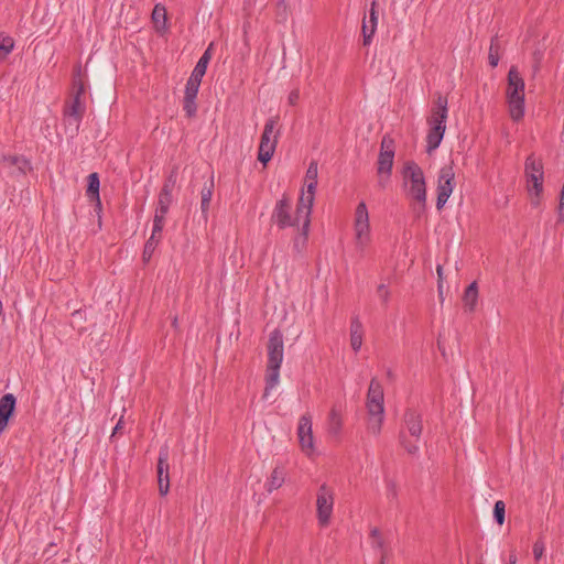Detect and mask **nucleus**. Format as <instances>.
<instances>
[{
    "label": "nucleus",
    "mask_w": 564,
    "mask_h": 564,
    "mask_svg": "<svg viewBox=\"0 0 564 564\" xmlns=\"http://www.w3.org/2000/svg\"><path fill=\"white\" fill-rule=\"evenodd\" d=\"M267 349L268 364L263 399H267L270 392L280 383V368L284 357L283 335L280 329L270 333Z\"/></svg>",
    "instance_id": "obj_1"
},
{
    "label": "nucleus",
    "mask_w": 564,
    "mask_h": 564,
    "mask_svg": "<svg viewBox=\"0 0 564 564\" xmlns=\"http://www.w3.org/2000/svg\"><path fill=\"white\" fill-rule=\"evenodd\" d=\"M402 189L405 197L424 208L426 205V182L421 166L414 161H406L402 171Z\"/></svg>",
    "instance_id": "obj_2"
},
{
    "label": "nucleus",
    "mask_w": 564,
    "mask_h": 564,
    "mask_svg": "<svg viewBox=\"0 0 564 564\" xmlns=\"http://www.w3.org/2000/svg\"><path fill=\"white\" fill-rule=\"evenodd\" d=\"M367 430L375 436L381 432L384 420L383 388L377 379H371L367 393Z\"/></svg>",
    "instance_id": "obj_3"
},
{
    "label": "nucleus",
    "mask_w": 564,
    "mask_h": 564,
    "mask_svg": "<svg viewBox=\"0 0 564 564\" xmlns=\"http://www.w3.org/2000/svg\"><path fill=\"white\" fill-rule=\"evenodd\" d=\"M447 104V98L442 95H438L435 99L434 107L432 108L431 117L429 119L430 130L426 135L427 153L435 151L443 140L448 113Z\"/></svg>",
    "instance_id": "obj_4"
},
{
    "label": "nucleus",
    "mask_w": 564,
    "mask_h": 564,
    "mask_svg": "<svg viewBox=\"0 0 564 564\" xmlns=\"http://www.w3.org/2000/svg\"><path fill=\"white\" fill-rule=\"evenodd\" d=\"M506 95L511 118L520 120L524 116V80L514 66L508 73Z\"/></svg>",
    "instance_id": "obj_5"
},
{
    "label": "nucleus",
    "mask_w": 564,
    "mask_h": 564,
    "mask_svg": "<svg viewBox=\"0 0 564 564\" xmlns=\"http://www.w3.org/2000/svg\"><path fill=\"white\" fill-rule=\"evenodd\" d=\"M354 235L356 249L364 253L372 241L369 212L365 202H360L355 209Z\"/></svg>",
    "instance_id": "obj_6"
},
{
    "label": "nucleus",
    "mask_w": 564,
    "mask_h": 564,
    "mask_svg": "<svg viewBox=\"0 0 564 564\" xmlns=\"http://www.w3.org/2000/svg\"><path fill=\"white\" fill-rule=\"evenodd\" d=\"M278 126V116L269 118L264 124L258 152V160L264 165L272 159L275 152L278 139L280 137Z\"/></svg>",
    "instance_id": "obj_7"
},
{
    "label": "nucleus",
    "mask_w": 564,
    "mask_h": 564,
    "mask_svg": "<svg viewBox=\"0 0 564 564\" xmlns=\"http://www.w3.org/2000/svg\"><path fill=\"white\" fill-rule=\"evenodd\" d=\"M394 160V142L389 137H383L380 145V153L378 156V186L386 188L393 167Z\"/></svg>",
    "instance_id": "obj_8"
},
{
    "label": "nucleus",
    "mask_w": 564,
    "mask_h": 564,
    "mask_svg": "<svg viewBox=\"0 0 564 564\" xmlns=\"http://www.w3.org/2000/svg\"><path fill=\"white\" fill-rule=\"evenodd\" d=\"M335 503V494L327 484H322L316 494V518L321 527L330 522Z\"/></svg>",
    "instance_id": "obj_9"
},
{
    "label": "nucleus",
    "mask_w": 564,
    "mask_h": 564,
    "mask_svg": "<svg viewBox=\"0 0 564 564\" xmlns=\"http://www.w3.org/2000/svg\"><path fill=\"white\" fill-rule=\"evenodd\" d=\"M84 94V86L80 84L73 96L69 104L64 109V120L68 127H73V132L77 133L86 110V106L82 100Z\"/></svg>",
    "instance_id": "obj_10"
},
{
    "label": "nucleus",
    "mask_w": 564,
    "mask_h": 564,
    "mask_svg": "<svg viewBox=\"0 0 564 564\" xmlns=\"http://www.w3.org/2000/svg\"><path fill=\"white\" fill-rule=\"evenodd\" d=\"M317 177H318V165L317 162L312 161L307 167L305 173V187L306 189L302 192L300 199L297 202V208H302V212H307V209L312 210L313 204L315 200V193L317 188Z\"/></svg>",
    "instance_id": "obj_11"
},
{
    "label": "nucleus",
    "mask_w": 564,
    "mask_h": 564,
    "mask_svg": "<svg viewBox=\"0 0 564 564\" xmlns=\"http://www.w3.org/2000/svg\"><path fill=\"white\" fill-rule=\"evenodd\" d=\"M455 187V173L451 165L441 167L437 176L436 208L440 210L447 203Z\"/></svg>",
    "instance_id": "obj_12"
},
{
    "label": "nucleus",
    "mask_w": 564,
    "mask_h": 564,
    "mask_svg": "<svg viewBox=\"0 0 564 564\" xmlns=\"http://www.w3.org/2000/svg\"><path fill=\"white\" fill-rule=\"evenodd\" d=\"M271 219L280 229H284L286 227H299L302 224V221H297V210L295 212V217H292L291 200L285 196L276 202Z\"/></svg>",
    "instance_id": "obj_13"
},
{
    "label": "nucleus",
    "mask_w": 564,
    "mask_h": 564,
    "mask_svg": "<svg viewBox=\"0 0 564 564\" xmlns=\"http://www.w3.org/2000/svg\"><path fill=\"white\" fill-rule=\"evenodd\" d=\"M296 434L301 449L307 456H311L315 452V443L313 436V423L310 414L306 413L300 417Z\"/></svg>",
    "instance_id": "obj_14"
},
{
    "label": "nucleus",
    "mask_w": 564,
    "mask_h": 564,
    "mask_svg": "<svg viewBox=\"0 0 564 564\" xmlns=\"http://www.w3.org/2000/svg\"><path fill=\"white\" fill-rule=\"evenodd\" d=\"M311 213L312 210L302 212V208H297V221H302L301 232L293 240V248L297 253H301L307 243L308 230L311 225Z\"/></svg>",
    "instance_id": "obj_15"
},
{
    "label": "nucleus",
    "mask_w": 564,
    "mask_h": 564,
    "mask_svg": "<svg viewBox=\"0 0 564 564\" xmlns=\"http://www.w3.org/2000/svg\"><path fill=\"white\" fill-rule=\"evenodd\" d=\"M378 25V11H377V1L371 0V7L369 10V15L364 18L361 31L364 37V45H369L372 41V37L376 33Z\"/></svg>",
    "instance_id": "obj_16"
},
{
    "label": "nucleus",
    "mask_w": 564,
    "mask_h": 564,
    "mask_svg": "<svg viewBox=\"0 0 564 564\" xmlns=\"http://www.w3.org/2000/svg\"><path fill=\"white\" fill-rule=\"evenodd\" d=\"M15 397L7 393L0 399V435L6 430L8 422L15 409Z\"/></svg>",
    "instance_id": "obj_17"
},
{
    "label": "nucleus",
    "mask_w": 564,
    "mask_h": 564,
    "mask_svg": "<svg viewBox=\"0 0 564 564\" xmlns=\"http://www.w3.org/2000/svg\"><path fill=\"white\" fill-rule=\"evenodd\" d=\"M404 423L409 434L416 438H420L422 434V417L421 414L413 410H408L404 414Z\"/></svg>",
    "instance_id": "obj_18"
},
{
    "label": "nucleus",
    "mask_w": 564,
    "mask_h": 564,
    "mask_svg": "<svg viewBox=\"0 0 564 564\" xmlns=\"http://www.w3.org/2000/svg\"><path fill=\"white\" fill-rule=\"evenodd\" d=\"M364 327L358 317H354L350 323V346L354 351L360 350L362 346Z\"/></svg>",
    "instance_id": "obj_19"
},
{
    "label": "nucleus",
    "mask_w": 564,
    "mask_h": 564,
    "mask_svg": "<svg viewBox=\"0 0 564 564\" xmlns=\"http://www.w3.org/2000/svg\"><path fill=\"white\" fill-rule=\"evenodd\" d=\"M524 170H525L527 181H531V180H533V177L543 178L542 162L540 160L535 159V156L533 154H531L527 158Z\"/></svg>",
    "instance_id": "obj_20"
},
{
    "label": "nucleus",
    "mask_w": 564,
    "mask_h": 564,
    "mask_svg": "<svg viewBox=\"0 0 564 564\" xmlns=\"http://www.w3.org/2000/svg\"><path fill=\"white\" fill-rule=\"evenodd\" d=\"M327 432L333 437H338L341 427H343V419L340 412L333 408L328 414L327 423H326Z\"/></svg>",
    "instance_id": "obj_21"
},
{
    "label": "nucleus",
    "mask_w": 564,
    "mask_h": 564,
    "mask_svg": "<svg viewBox=\"0 0 564 564\" xmlns=\"http://www.w3.org/2000/svg\"><path fill=\"white\" fill-rule=\"evenodd\" d=\"M478 301V288L477 283L474 281L471 282L465 290L463 302L464 306L467 311L473 312L476 307Z\"/></svg>",
    "instance_id": "obj_22"
},
{
    "label": "nucleus",
    "mask_w": 564,
    "mask_h": 564,
    "mask_svg": "<svg viewBox=\"0 0 564 564\" xmlns=\"http://www.w3.org/2000/svg\"><path fill=\"white\" fill-rule=\"evenodd\" d=\"M214 193V181L213 178L209 181V183H206L204 187L200 191V210L204 216V218H207L210 200Z\"/></svg>",
    "instance_id": "obj_23"
},
{
    "label": "nucleus",
    "mask_w": 564,
    "mask_h": 564,
    "mask_svg": "<svg viewBox=\"0 0 564 564\" xmlns=\"http://www.w3.org/2000/svg\"><path fill=\"white\" fill-rule=\"evenodd\" d=\"M212 47L213 43L208 46V48L203 53L197 64L195 65L191 75L202 78L204 77L207 66L212 59Z\"/></svg>",
    "instance_id": "obj_24"
},
{
    "label": "nucleus",
    "mask_w": 564,
    "mask_h": 564,
    "mask_svg": "<svg viewBox=\"0 0 564 564\" xmlns=\"http://www.w3.org/2000/svg\"><path fill=\"white\" fill-rule=\"evenodd\" d=\"M284 479H285V473H284L283 468L275 467L272 470L271 476L269 477V479L265 484V488H267L268 492H272V491L279 489L280 487H282V485L284 484Z\"/></svg>",
    "instance_id": "obj_25"
},
{
    "label": "nucleus",
    "mask_w": 564,
    "mask_h": 564,
    "mask_svg": "<svg viewBox=\"0 0 564 564\" xmlns=\"http://www.w3.org/2000/svg\"><path fill=\"white\" fill-rule=\"evenodd\" d=\"M528 183V192L531 196V204L533 206H538L540 204V196L543 192V178H535L531 181H527Z\"/></svg>",
    "instance_id": "obj_26"
},
{
    "label": "nucleus",
    "mask_w": 564,
    "mask_h": 564,
    "mask_svg": "<svg viewBox=\"0 0 564 564\" xmlns=\"http://www.w3.org/2000/svg\"><path fill=\"white\" fill-rule=\"evenodd\" d=\"M99 186L100 181L97 173H91L88 175V185L86 195L90 200H96L99 203Z\"/></svg>",
    "instance_id": "obj_27"
},
{
    "label": "nucleus",
    "mask_w": 564,
    "mask_h": 564,
    "mask_svg": "<svg viewBox=\"0 0 564 564\" xmlns=\"http://www.w3.org/2000/svg\"><path fill=\"white\" fill-rule=\"evenodd\" d=\"M370 544L373 550L378 552H386L387 545L381 531L378 528H372L369 534Z\"/></svg>",
    "instance_id": "obj_28"
},
{
    "label": "nucleus",
    "mask_w": 564,
    "mask_h": 564,
    "mask_svg": "<svg viewBox=\"0 0 564 564\" xmlns=\"http://www.w3.org/2000/svg\"><path fill=\"white\" fill-rule=\"evenodd\" d=\"M158 474L169 475V448L164 446L159 452Z\"/></svg>",
    "instance_id": "obj_29"
},
{
    "label": "nucleus",
    "mask_w": 564,
    "mask_h": 564,
    "mask_svg": "<svg viewBox=\"0 0 564 564\" xmlns=\"http://www.w3.org/2000/svg\"><path fill=\"white\" fill-rule=\"evenodd\" d=\"M200 83H202V78L191 75L186 83V86H185L184 96L196 98L198 90H199Z\"/></svg>",
    "instance_id": "obj_30"
},
{
    "label": "nucleus",
    "mask_w": 564,
    "mask_h": 564,
    "mask_svg": "<svg viewBox=\"0 0 564 564\" xmlns=\"http://www.w3.org/2000/svg\"><path fill=\"white\" fill-rule=\"evenodd\" d=\"M488 61L492 67H496L499 63V41L497 36L491 39Z\"/></svg>",
    "instance_id": "obj_31"
},
{
    "label": "nucleus",
    "mask_w": 564,
    "mask_h": 564,
    "mask_svg": "<svg viewBox=\"0 0 564 564\" xmlns=\"http://www.w3.org/2000/svg\"><path fill=\"white\" fill-rule=\"evenodd\" d=\"M172 187H173V184L172 183H165L164 186L162 187L161 192H160V195H159V199H158V203L159 204H163V205H171L172 203Z\"/></svg>",
    "instance_id": "obj_32"
},
{
    "label": "nucleus",
    "mask_w": 564,
    "mask_h": 564,
    "mask_svg": "<svg viewBox=\"0 0 564 564\" xmlns=\"http://www.w3.org/2000/svg\"><path fill=\"white\" fill-rule=\"evenodd\" d=\"M159 242H160V240L159 239H154V238H149L147 240V242L144 245V249H143V254H142L143 260L145 262H148L151 259V257H152L156 246L159 245Z\"/></svg>",
    "instance_id": "obj_33"
},
{
    "label": "nucleus",
    "mask_w": 564,
    "mask_h": 564,
    "mask_svg": "<svg viewBox=\"0 0 564 564\" xmlns=\"http://www.w3.org/2000/svg\"><path fill=\"white\" fill-rule=\"evenodd\" d=\"M13 47V39L4 33H0V51H2L4 55H8L12 52Z\"/></svg>",
    "instance_id": "obj_34"
},
{
    "label": "nucleus",
    "mask_w": 564,
    "mask_h": 564,
    "mask_svg": "<svg viewBox=\"0 0 564 564\" xmlns=\"http://www.w3.org/2000/svg\"><path fill=\"white\" fill-rule=\"evenodd\" d=\"M3 161L10 165H17L22 172H24L29 165V162L25 159L17 155L3 156Z\"/></svg>",
    "instance_id": "obj_35"
},
{
    "label": "nucleus",
    "mask_w": 564,
    "mask_h": 564,
    "mask_svg": "<svg viewBox=\"0 0 564 564\" xmlns=\"http://www.w3.org/2000/svg\"><path fill=\"white\" fill-rule=\"evenodd\" d=\"M506 513V505L502 500H498L494 507V517L498 524H503Z\"/></svg>",
    "instance_id": "obj_36"
},
{
    "label": "nucleus",
    "mask_w": 564,
    "mask_h": 564,
    "mask_svg": "<svg viewBox=\"0 0 564 564\" xmlns=\"http://www.w3.org/2000/svg\"><path fill=\"white\" fill-rule=\"evenodd\" d=\"M196 98L184 96L183 109L188 118H192L196 115L197 106Z\"/></svg>",
    "instance_id": "obj_37"
},
{
    "label": "nucleus",
    "mask_w": 564,
    "mask_h": 564,
    "mask_svg": "<svg viewBox=\"0 0 564 564\" xmlns=\"http://www.w3.org/2000/svg\"><path fill=\"white\" fill-rule=\"evenodd\" d=\"M159 491L162 496L167 495L170 490V477L169 475L158 474Z\"/></svg>",
    "instance_id": "obj_38"
},
{
    "label": "nucleus",
    "mask_w": 564,
    "mask_h": 564,
    "mask_svg": "<svg viewBox=\"0 0 564 564\" xmlns=\"http://www.w3.org/2000/svg\"><path fill=\"white\" fill-rule=\"evenodd\" d=\"M152 19L155 23H160L162 22L163 24L165 23V20H166V11H165V8L160 6V4H156L154 7V10L152 12Z\"/></svg>",
    "instance_id": "obj_39"
},
{
    "label": "nucleus",
    "mask_w": 564,
    "mask_h": 564,
    "mask_svg": "<svg viewBox=\"0 0 564 564\" xmlns=\"http://www.w3.org/2000/svg\"><path fill=\"white\" fill-rule=\"evenodd\" d=\"M400 437H401V443H402L403 447L405 448V451L409 454H411V455L417 454L419 445L416 444V442L412 443V442L408 441L404 434H401Z\"/></svg>",
    "instance_id": "obj_40"
},
{
    "label": "nucleus",
    "mask_w": 564,
    "mask_h": 564,
    "mask_svg": "<svg viewBox=\"0 0 564 564\" xmlns=\"http://www.w3.org/2000/svg\"><path fill=\"white\" fill-rule=\"evenodd\" d=\"M533 556H534V560L535 561H539L542 558V556L544 555V552H545V544L542 540H538L535 541V543L533 544Z\"/></svg>",
    "instance_id": "obj_41"
},
{
    "label": "nucleus",
    "mask_w": 564,
    "mask_h": 564,
    "mask_svg": "<svg viewBox=\"0 0 564 564\" xmlns=\"http://www.w3.org/2000/svg\"><path fill=\"white\" fill-rule=\"evenodd\" d=\"M377 295L378 297L386 304L389 301L390 297V291L387 284L380 283L377 286Z\"/></svg>",
    "instance_id": "obj_42"
},
{
    "label": "nucleus",
    "mask_w": 564,
    "mask_h": 564,
    "mask_svg": "<svg viewBox=\"0 0 564 564\" xmlns=\"http://www.w3.org/2000/svg\"><path fill=\"white\" fill-rule=\"evenodd\" d=\"M387 497L394 500L398 497L397 485L393 480H387Z\"/></svg>",
    "instance_id": "obj_43"
},
{
    "label": "nucleus",
    "mask_w": 564,
    "mask_h": 564,
    "mask_svg": "<svg viewBox=\"0 0 564 564\" xmlns=\"http://www.w3.org/2000/svg\"><path fill=\"white\" fill-rule=\"evenodd\" d=\"M299 99H300V89L295 88V89L291 90V93L289 94V97H288L289 104L294 106V105H296Z\"/></svg>",
    "instance_id": "obj_44"
},
{
    "label": "nucleus",
    "mask_w": 564,
    "mask_h": 564,
    "mask_svg": "<svg viewBox=\"0 0 564 564\" xmlns=\"http://www.w3.org/2000/svg\"><path fill=\"white\" fill-rule=\"evenodd\" d=\"M163 227L164 226L153 224L152 232H151L150 238H154V239L161 240Z\"/></svg>",
    "instance_id": "obj_45"
},
{
    "label": "nucleus",
    "mask_w": 564,
    "mask_h": 564,
    "mask_svg": "<svg viewBox=\"0 0 564 564\" xmlns=\"http://www.w3.org/2000/svg\"><path fill=\"white\" fill-rule=\"evenodd\" d=\"M558 218L564 220V184L561 192L560 206H558Z\"/></svg>",
    "instance_id": "obj_46"
},
{
    "label": "nucleus",
    "mask_w": 564,
    "mask_h": 564,
    "mask_svg": "<svg viewBox=\"0 0 564 564\" xmlns=\"http://www.w3.org/2000/svg\"><path fill=\"white\" fill-rule=\"evenodd\" d=\"M169 208L170 206L169 205H163V204H159L158 203V206H156V209H155V213L156 214H161V215H165L167 214L169 212Z\"/></svg>",
    "instance_id": "obj_47"
},
{
    "label": "nucleus",
    "mask_w": 564,
    "mask_h": 564,
    "mask_svg": "<svg viewBox=\"0 0 564 564\" xmlns=\"http://www.w3.org/2000/svg\"><path fill=\"white\" fill-rule=\"evenodd\" d=\"M153 224L164 226L165 224V215L156 214L153 218Z\"/></svg>",
    "instance_id": "obj_48"
},
{
    "label": "nucleus",
    "mask_w": 564,
    "mask_h": 564,
    "mask_svg": "<svg viewBox=\"0 0 564 564\" xmlns=\"http://www.w3.org/2000/svg\"><path fill=\"white\" fill-rule=\"evenodd\" d=\"M122 417L119 419V421L117 422L116 426L113 427V431H112V436L116 435L118 432L121 431L122 429Z\"/></svg>",
    "instance_id": "obj_49"
},
{
    "label": "nucleus",
    "mask_w": 564,
    "mask_h": 564,
    "mask_svg": "<svg viewBox=\"0 0 564 564\" xmlns=\"http://www.w3.org/2000/svg\"><path fill=\"white\" fill-rule=\"evenodd\" d=\"M379 553H380V564H386L387 551L386 552H379Z\"/></svg>",
    "instance_id": "obj_50"
},
{
    "label": "nucleus",
    "mask_w": 564,
    "mask_h": 564,
    "mask_svg": "<svg viewBox=\"0 0 564 564\" xmlns=\"http://www.w3.org/2000/svg\"><path fill=\"white\" fill-rule=\"evenodd\" d=\"M509 564H517V555L514 553L510 554Z\"/></svg>",
    "instance_id": "obj_51"
},
{
    "label": "nucleus",
    "mask_w": 564,
    "mask_h": 564,
    "mask_svg": "<svg viewBox=\"0 0 564 564\" xmlns=\"http://www.w3.org/2000/svg\"><path fill=\"white\" fill-rule=\"evenodd\" d=\"M436 271H437L438 278L442 279V275H443V268H442V265H437Z\"/></svg>",
    "instance_id": "obj_52"
},
{
    "label": "nucleus",
    "mask_w": 564,
    "mask_h": 564,
    "mask_svg": "<svg viewBox=\"0 0 564 564\" xmlns=\"http://www.w3.org/2000/svg\"><path fill=\"white\" fill-rule=\"evenodd\" d=\"M442 289H443L442 284H441V283H438V293H440V296H441V297H442V295H443V290H442Z\"/></svg>",
    "instance_id": "obj_53"
},
{
    "label": "nucleus",
    "mask_w": 564,
    "mask_h": 564,
    "mask_svg": "<svg viewBox=\"0 0 564 564\" xmlns=\"http://www.w3.org/2000/svg\"><path fill=\"white\" fill-rule=\"evenodd\" d=\"M173 326L176 327L177 326V318L174 317L173 322H172Z\"/></svg>",
    "instance_id": "obj_54"
}]
</instances>
